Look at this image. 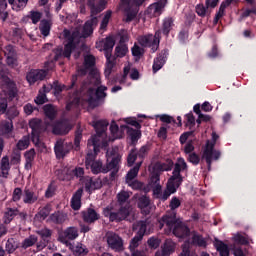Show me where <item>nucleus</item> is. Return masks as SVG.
<instances>
[{
    "mask_svg": "<svg viewBox=\"0 0 256 256\" xmlns=\"http://www.w3.org/2000/svg\"><path fill=\"white\" fill-rule=\"evenodd\" d=\"M67 220V215H65L61 211H56L52 214H50L48 221L51 223H54V225H63L65 221Z\"/></svg>",
    "mask_w": 256,
    "mask_h": 256,
    "instance_id": "obj_32",
    "label": "nucleus"
},
{
    "mask_svg": "<svg viewBox=\"0 0 256 256\" xmlns=\"http://www.w3.org/2000/svg\"><path fill=\"white\" fill-rule=\"evenodd\" d=\"M119 163H121V157L119 155L112 157L111 161L104 166V173L119 169Z\"/></svg>",
    "mask_w": 256,
    "mask_h": 256,
    "instance_id": "obj_36",
    "label": "nucleus"
},
{
    "mask_svg": "<svg viewBox=\"0 0 256 256\" xmlns=\"http://www.w3.org/2000/svg\"><path fill=\"white\" fill-rule=\"evenodd\" d=\"M116 57L123 58L129 53V47L127 44H118L115 48Z\"/></svg>",
    "mask_w": 256,
    "mask_h": 256,
    "instance_id": "obj_58",
    "label": "nucleus"
},
{
    "mask_svg": "<svg viewBox=\"0 0 256 256\" xmlns=\"http://www.w3.org/2000/svg\"><path fill=\"white\" fill-rule=\"evenodd\" d=\"M17 215H19L18 209L8 208L3 217L4 225H9V223H11V221H13Z\"/></svg>",
    "mask_w": 256,
    "mask_h": 256,
    "instance_id": "obj_38",
    "label": "nucleus"
},
{
    "mask_svg": "<svg viewBox=\"0 0 256 256\" xmlns=\"http://www.w3.org/2000/svg\"><path fill=\"white\" fill-rule=\"evenodd\" d=\"M135 230L137 231L135 235L143 239V237H145V233H147V222L139 221L135 226H133V231Z\"/></svg>",
    "mask_w": 256,
    "mask_h": 256,
    "instance_id": "obj_39",
    "label": "nucleus"
},
{
    "mask_svg": "<svg viewBox=\"0 0 256 256\" xmlns=\"http://www.w3.org/2000/svg\"><path fill=\"white\" fill-rule=\"evenodd\" d=\"M99 24V19L96 16H93L91 19L87 20L83 26L82 35L87 38L90 35H93L95 27Z\"/></svg>",
    "mask_w": 256,
    "mask_h": 256,
    "instance_id": "obj_24",
    "label": "nucleus"
},
{
    "mask_svg": "<svg viewBox=\"0 0 256 256\" xmlns=\"http://www.w3.org/2000/svg\"><path fill=\"white\" fill-rule=\"evenodd\" d=\"M181 185H183V183L179 184V180H171V178H169L166 191L169 192L170 195H173V193H177V189H179Z\"/></svg>",
    "mask_w": 256,
    "mask_h": 256,
    "instance_id": "obj_51",
    "label": "nucleus"
},
{
    "mask_svg": "<svg viewBox=\"0 0 256 256\" xmlns=\"http://www.w3.org/2000/svg\"><path fill=\"white\" fill-rule=\"evenodd\" d=\"M8 3L12 6L13 11H23L29 0H8Z\"/></svg>",
    "mask_w": 256,
    "mask_h": 256,
    "instance_id": "obj_41",
    "label": "nucleus"
},
{
    "mask_svg": "<svg viewBox=\"0 0 256 256\" xmlns=\"http://www.w3.org/2000/svg\"><path fill=\"white\" fill-rule=\"evenodd\" d=\"M106 5H107V1L100 0L99 3L94 4L93 6H90L91 17L95 15H99V13H101V11L105 9Z\"/></svg>",
    "mask_w": 256,
    "mask_h": 256,
    "instance_id": "obj_43",
    "label": "nucleus"
},
{
    "mask_svg": "<svg viewBox=\"0 0 256 256\" xmlns=\"http://www.w3.org/2000/svg\"><path fill=\"white\" fill-rule=\"evenodd\" d=\"M88 153L85 160L86 169H91L93 175H99V173H107L105 172V166H103V162L100 160H95L101 148H99V142L93 138L87 142Z\"/></svg>",
    "mask_w": 256,
    "mask_h": 256,
    "instance_id": "obj_3",
    "label": "nucleus"
},
{
    "mask_svg": "<svg viewBox=\"0 0 256 256\" xmlns=\"http://www.w3.org/2000/svg\"><path fill=\"white\" fill-rule=\"evenodd\" d=\"M18 248L19 244L17 243V241H15L14 238H9L7 240L5 249L7 253H9V255H11V253H15V251H17Z\"/></svg>",
    "mask_w": 256,
    "mask_h": 256,
    "instance_id": "obj_52",
    "label": "nucleus"
},
{
    "mask_svg": "<svg viewBox=\"0 0 256 256\" xmlns=\"http://www.w3.org/2000/svg\"><path fill=\"white\" fill-rule=\"evenodd\" d=\"M35 149L31 148L24 154L25 157V169L29 171L33 167V161H35Z\"/></svg>",
    "mask_w": 256,
    "mask_h": 256,
    "instance_id": "obj_37",
    "label": "nucleus"
},
{
    "mask_svg": "<svg viewBox=\"0 0 256 256\" xmlns=\"http://www.w3.org/2000/svg\"><path fill=\"white\" fill-rule=\"evenodd\" d=\"M121 130L123 131V129H126V133L128 135V138L130 139L131 141V145H137V143L139 142V139H141V129H134V128H131L127 125H121L120 126Z\"/></svg>",
    "mask_w": 256,
    "mask_h": 256,
    "instance_id": "obj_23",
    "label": "nucleus"
},
{
    "mask_svg": "<svg viewBox=\"0 0 256 256\" xmlns=\"http://www.w3.org/2000/svg\"><path fill=\"white\" fill-rule=\"evenodd\" d=\"M9 171H11V164L9 163V156H4L0 162V173L4 179L9 176Z\"/></svg>",
    "mask_w": 256,
    "mask_h": 256,
    "instance_id": "obj_34",
    "label": "nucleus"
},
{
    "mask_svg": "<svg viewBox=\"0 0 256 256\" xmlns=\"http://www.w3.org/2000/svg\"><path fill=\"white\" fill-rule=\"evenodd\" d=\"M43 110L44 114L48 119H50V121L55 120V118L57 117V110H55V106H53V104L44 105Z\"/></svg>",
    "mask_w": 256,
    "mask_h": 256,
    "instance_id": "obj_42",
    "label": "nucleus"
},
{
    "mask_svg": "<svg viewBox=\"0 0 256 256\" xmlns=\"http://www.w3.org/2000/svg\"><path fill=\"white\" fill-rule=\"evenodd\" d=\"M81 197H83V188H79L71 198L73 211H79V209H81Z\"/></svg>",
    "mask_w": 256,
    "mask_h": 256,
    "instance_id": "obj_31",
    "label": "nucleus"
},
{
    "mask_svg": "<svg viewBox=\"0 0 256 256\" xmlns=\"http://www.w3.org/2000/svg\"><path fill=\"white\" fill-rule=\"evenodd\" d=\"M72 127L69 121L66 119L59 120L52 126L53 135H67L71 131Z\"/></svg>",
    "mask_w": 256,
    "mask_h": 256,
    "instance_id": "obj_19",
    "label": "nucleus"
},
{
    "mask_svg": "<svg viewBox=\"0 0 256 256\" xmlns=\"http://www.w3.org/2000/svg\"><path fill=\"white\" fill-rule=\"evenodd\" d=\"M217 139H219V135L213 132L212 139L206 141V145L202 152L201 161L206 162L208 171H211V165L213 164V161H219V159H221V151L215 150Z\"/></svg>",
    "mask_w": 256,
    "mask_h": 256,
    "instance_id": "obj_5",
    "label": "nucleus"
},
{
    "mask_svg": "<svg viewBox=\"0 0 256 256\" xmlns=\"http://www.w3.org/2000/svg\"><path fill=\"white\" fill-rule=\"evenodd\" d=\"M144 3L145 0H120V5H129L130 7H134V9L138 10Z\"/></svg>",
    "mask_w": 256,
    "mask_h": 256,
    "instance_id": "obj_57",
    "label": "nucleus"
},
{
    "mask_svg": "<svg viewBox=\"0 0 256 256\" xmlns=\"http://www.w3.org/2000/svg\"><path fill=\"white\" fill-rule=\"evenodd\" d=\"M106 241L109 249H112V251H115V253L125 251V247L123 246V238H121V236H119L117 233L107 232Z\"/></svg>",
    "mask_w": 256,
    "mask_h": 256,
    "instance_id": "obj_8",
    "label": "nucleus"
},
{
    "mask_svg": "<svg viewBox=\"0 0 256 256\" xmlns=\"http://www.w3.org/2000/svg\"><path fill=\"white\" fill-rule=\"evenodd\" d=\"M149 151H151V146L149 145H143L137 152L136 155H138V159H140L139 163L143 164V161H145V158L149 155Z\"/></svg>",
    "mask_w": 256,
    "mask_h": 256,
    "instance_id": "obj_49",
    "label": "nucleus"
},
{
    "mask_svg": "<svg viewBox=\"0 0 256 256\" xmlns=\"http://www.w3.org/2000/svg\"><path fill=\"white\" fill-rule=\"evenodd\" d=\"M89 78H90V85H94V87H100L101 86V76L97 74V70L92 69L89 71Z\"/></svg>",
    "mask_w": 256,
    "mask_h": 256,
    "instance_id": "obj_46",
    "label": "nucleus"
},
{
    "mask_svg": "<svg viewBox=\"0 0 256 256\" xmlns=\"http://www.w3.org/2000/svg\"><path fill=\"white\" fill-rule=\"evenodd\" d=\"M29 145H31V136L26 135L17 142L16 147L17 149H19V151H25V149H27Z\"/></svg>",
    "mask_w": 256,
    "mask_h": 256,
    "instance_id": "obj_48",
    "label": "nucleus"
},
{
    "mask_svg": "<svg viewBox=\"0 0 256 256\" xmlns=\"http://www.w3.org/2000/svg\"><path fill=\"white\" fill-rule=\"evenodd\" d=\"M132 56L135 57V61H140L143 55H145V48L143 46H139V44L134 43L131 48Z\"/></svg>",
    "mask_w": 256,
    "mask_h": 256,
    "instance_id": "obj_40",
    "label": "nucleus"
},
{
    "mask_svg": "<svg viewBox=\"0 0 256 256\" xmlns=\"http://www.w3.org/2000/svg\"><path fill=\"white\" fill-rule=\"evenodd\" d=\"M85 191L87 193H93V191H97L103 187V181L101 178H88L85 181Z\"/></svg>",
    "mask_w": 256,
    "mask_h": 256,
    "instance_id": "obj_25",
    "label": "nucleus"
},
{
    "mask_svg": "<svg viewBox=\"0 0 256 256\" xmlns=\"http://www.w3.org/2000/svg\"><path fill=\"white\" fill-rule=\"evenodd\" d=\"M63 35L67 43L64 45V50L62 47H57L53 49V61H59L61 57L71 59V54L73 53V51H75V49H77V43H75V39H77V33H71V31H69L68 29H64Z\"/></svg>",
    "mask_w": 256,
    "mask_h": 256,
    "instance_id": "obj_4",
    "label": "nucleus"
},
{
    "mask_svg": "<svg viewBox=\"0 0 256 256\" xmlns=\"http://www.w3.org/2000/svg\"><path fill=\"white\" fill-rule=\"evenodd\" d=\"M39 200V195L31 188H25L23 191V203L25 205H33Z\"/></svg>",
    "mask_w": 256,
    "mask_h": 256,
    "instance_id": "obj_26",
    "label": "nucleus"
},
{
    "mask_svg": "<svg viewBox=\"0 0 256 256\" xmlns=\"http://www.w3.org/2000/svg\"><path fill=\"white\" fill-rule=\"evenodd\" d=\"M7 9V0H0V19L3 23L9 18V12L5 11Z\"/></svg>",
    "mask_w": 256,
    "mask_h": 256,
    "instance_id": "obj_54",
    "label": "nucleus"
},
{
    "mask_svg": "<svg viewBox=\"0 0 256 256\" xmlns=\"http://www.w3.org/2000/svg\"><path fill=\"white\" fill-rule=\"evenodd\" d=\"M40 32L44 37H49V33H51V22H49V20L41 21Z\"/></svg>",
    "mask_w": 256,
    "mask_h": 256,
    "instance_id": "obj_53",
    "label": "nucleus"
},
{
    "mask_svg": "<svg viewBox=\"0 0 256 256\" xmlns=\"http://www.w3.org/2000/svg\"><path fill=\"white\" fill-rule=\"evenodd\" d=\"M137 205H138V209H147V207H149V205H151V199H149L148 196H141L138 198V202H137Z\"/></svg>",
    "mask_w": 256,
    "mask_h": 256,
    "instance_id": "obj_60",
    "label": "nucleus"
},
{
    "mask_svg": "<svg viewBox=\"0 0 256 256\" xmlns=\"http://www.w3.org/2000/svg\"><path fill=\"white\" fill-rule=\"evenodd\" d=\"M7 115L10 117V120L1 123L0 133L6 137H11L13 135V120L11 119H15L19 115V111H17V108H11L7 111Z\"/></svg>",
    "mask_w": 256,
    "mask_h": 256,
    "instance_id": "obj_10",
    "label": "nucleus"
},
{
    "mask_svg": "<svg viewBox=\"0 0 256 256\" xmlns=\"http://www.w3.org/2000/svg\"><path fill=\"white\" fill-rule=\"evenodd\" d=\"M173 27H175V19L173 17H166L162 21V29L160 31L165 37H169Z\"/></svg>",
    "mask_w": 256,
    "mask_h": 256,
    "instance_id": "obj_30",
    "label": "nucleus"
},
{
    "mask_svg": "<svg viewBox=\"0 0 256 256\" xmlns=\"http://www.w3.org/2000/svg\"><path fill=\"white\" fill-rule=\"evenodd\" d=\"M173 167L174 169L170 181H178L179 185L180 183H183V175H181V172L187 171L188 169L187 162H185L184 158L179 157Z\"/></svg>",
    "mask_w": 256,
    "mask_h": 256,
    "instance_id": "obj_14",
    "label": "nucleus"
},
{
    "mask_svg": "<svg viewBox=\"0 0 256 256\" xmlns=\"http://www.w3.org/2000/svg\"><path fill=\"white\" fill-rule=\"evenodd\" d=\"M174 162L172 159H166L165 162H156L153 166V170L157 173H163V171H171L173 169Z\"/></svg>",
    "mask_w": 256,
    "mask_h": 256,
    "instance_id": "obj_29",
    "label": "nucleus"
},
{
    "mask_svg": "<svg viewBox=\"0 0 256 256\" xmlns=\"http://www.w3.org/2000/svg\"><path fill=\"white\" fill-rule=\"evenodd\" d=\"M216 251L219 252L220 256H229V246L221 240H217L214 244Z\"/></svg>",
    "mask_w": 256,
    "mask_h": 256,
    "instance_id": "obj_45",
    "label": "nucleus"
},
{
    "mask_svg": "<svg viewBox=\"0 0 256 256\" xmlns=\"http://www.w3.org/2000/svg\"><path fill=\"white\" fill-rule=\"evenodd\" d=\"M47 77V71L32 69L26 74V81L29 85H35L37 81H43Z\"/></svg>",
    "mask_w": 256,
    "mask_h": 256,
    "instance_id": "obj_21",
    "label": "nucleus"
},
{
    "mask_svg": "<svg viewBox=\"0 0 256 256\" xmlns=\"http://www.w3.org/2000/svg\"><path fill=\"white\" fill-rule=\"evenodd\" d=\"M162 250L165 251L168 256H171V253H175V242L171 239H166Z\"/></svg>",
    "mask_w": 256,
    "mask_h": 256,
    "instance_id": "obj_56",
    "label": "nucleus"
},
{
    "mask_svg": "<svg viewBox=\"0 0 256 256\" xmlns=\"http://www.w3.org/2000/svg\"><path fill=\"white\" fill-rule=\"evenodd\" d=\"M77 237H79V229L75 226H70L59 234L58 241L69 247L71 241H75Z\"/></svg>",
    "mask_w": 256,
    "mask_h": 256,
    "instance_id": "obj_12",
    "label": "nucleus"
},
{
    "mask_svg": "<svg viewBox=\"0 0 256 256\" xmlns=\"http://www.w3.org/2000/svg\"><path fill=\"white\" fill-rule=\"evenodd\" d=\"M81 103V99L79 98V90H75L73 93V98L67 103L66 111H71L73 105L77 107Z\"/></svg>",
    "mask_w": 256,
    "mask_h": 256,
    "instance_id": "obj_50",
    "label": "nucleus"
},
{
    "mask_svg": "<svg viewBox=\"0 0 256 256\" xmlns=\"http://www.w3.org/2000/svg\"><path fill=\"white\" fill-rule=\"evenodd\" d=\"M51 88L54 91L55 97H59V95H61L63 91H71V89H76L77 91V75L72 76L70 85L61 84L59 83V81L56 80L51 85Z\"/></svg>",
    "mask_w": 256,
    "mask_h": 256,
    "instance_id": "obj_15",
    "label": "nucleus"
},
{
    "mask_svg": "<svg viewBox=\"0 0 256 256\" xmlns=\"http://www.w3.org/2000/svg\"><path fill=\"white\" fill-rule=\"evenodd\" d=\"M191 243L195 247H201L202 249H207V240L203 238V235L197 232H194V234L192 235Z\"/></svg>",
    "mask_w": 256,
    "mask_h": 256,
    "instance_id": "obj_35",
    "label": "nucleus"
},
{
    "mask_svg": "<svg viewBox=\"0 0 256 256\" xmlns=\"http://www.w3.org/2000/svg\"><path fill=\"white\" fill-rule=\"evenodd\" d=\"M52 206L51 204H46L44 207H40L38 209V212L35 214L34 219L36 221H39L40 223L45 221V219H47V217H50L49 215L51 214L52 211Z\"/></svg>",
    "mask_w": 256,
    "mask_h": 256,
    "instance_id": "obj_28",
    "label": "nucleus"
},
{
    "mask_svg": "<svg viewBox=\"0 0 256 256\" xmlns=\"http://www.w3.org/2000/svg\"><path fill=\"white\" fill-rule=\"evenodd\" d=\"M150 187H156L157 185H161V173L157 172L152 168V173L149 179Z\"/></svg>",
    "mask_w": 256,
    "mask_h": 256,
    "instance_id": "obj_47",
    "label": "nucleus"
},
{
    "mask_svg": "<svg viewBox=\"0 0 256 256\" xmlns=\"http://www.w3.org/2000/svg\"><path fill=\"white\" fill-rule=\"evenodd\" d=\"M29 127L32 129L31 141L34 145H39L41 133H43V120L33 118L29 121Z\"/></svg>",
    "mask_w": 256,
    "mask_h": 256,
    "instance_id": "obj_11",
    "label": "nucleus"
},
{
    "mask_svg": "<svg viewBox=\"0 0 256 256\" xmlns=\"http://www.w3.org/2000/svg\"><path fill=\"white\" fill-rule=\"evenodd\" d=\"M85 169L76 167L75 169H67L58 174L59 181H73V179H83Z\"/></svg>",
    "mask_w": 256,
    "mask_h": 256,
    "instance_id": "obj_13",
    "label": "nucleus"
},
{
    "mask_svg": "<svg viewBox=\"0 0 256 256\" xmlns=\"http://www.w3.org/2000/svg\"><path fill=\"white\" fill-rule=\"evenodd\" d=\"M38 238L35 235H30L28 238L24 239L22 242L23 249H29V247H33L35 243H37Z\"/></svg>",
    "mask_w": 256,
    "mask_h": 256,
    "instance_id": "obj_62",
    "label": "nucleus"
},
{
    "mask_svg": "<svg viewBox=\"0 0 256 256\" xmlns=\"http://www.w3.org/2000/svg\"><path fill=\"white\" fill-rule=\"evenodd\" d=\"M3 55L6 57V64L8 67H15L17 65V51L11 44L2 48Z\"/></svg>",
    "mask_w": 256,
    "mask_h": 256,
    "instance_id": "obj_18",
    "label": "nucleus"
},
{
    "mask_svg": "<svg viewBox=\"0 0 256 256\" xmlns=\"http://www.w3.org/2000/svg\"><path fill=\"white\" fill-rule=\"evenodd\" d=\"M114 47H115V39H113V37L111 36L106 37L103 45V51H113Z\"/></svg>",
    "mask_w": 256,
    "mask_h": 256,
    "instance_id": "obj_64",
    "label": "nucleus"
},
{
    "mask_svg": "<svg viewBox=\"0 0 256 256\" xmlns=\"http://www.w3.org/2000/svg\"><path fill=\"white\" fill-rule=\"evenodd\" d=\"M137 157H139L137 155V148H133L132 150H130L127 157L128 167H133V165H135V161H137Z\"/></svg>",
    "mask_w": 256,
    "mask_h": 256,
    "instance_id": "obj_63",
    "label": "nucleus"
},
{
    "mask_svg": "<svg viewBox=\"0 0 256 256\" xmlns=\"http://www.w3.org/2000/svg\"><path fill=\"white\" fill-rule=\"evenodd\" d=\"M0 89H2L4 95H6L10 101H13V99L19 95L17 83L5 73H0Z\"/></svg>",
    "mask_w": 256,
    "mask_h": 256,
    "instance_id": "obj_6",
    "label": "nucleus"
},
{
    "mask_svg": "<svg viewBox=\"0 0 256 256\" xmlns=\"http://www.w3.org/2000/svg\"><path fill=\"white\" fill-rule=\"evenodd\" d=\"M81 139H83V130H81L80 127H77L74 136L75 151H79L81 147Z\"/></svg>",
    "mask_w": 256,
    "mask_h": 256,
    "instance_id": "obj_55",
    "label": "nucleus"
},
{
    "mask_svg": "<svg viewBox=\"0 0 256 256\" xmlns=\"http://www.w3.org/2000/svg\"><path fill=\"white\" fill-rule=\"evenodd\" d=\"M81 217L84 223H87L88 225H93V223L101 219V215H99V213H97V211L93 208H87L86 210L82 211Z\"/></svg>",
    "mask_w": 256,
    "mask_h": 256,
    "instance_id": "obj_22",
    "label": "nucleus"
},
{
    "mask_svg": "<svg viewBox=\"0 0 256 256\" xmlns=\"http://www.w3.org/2000/svg\"><path fill=\"white\" fill-rule=\"evenodd\" d=\"M142 162H138L135 164L133 168H131L126 175V182L133 181L137 175H139V169H141Z\"/></svg>",
    "mask_w": 256,
    "mask_h": 256,
    "instance_id": "obj_44",
    "label": "nucleus"
},
{
    "mask_svg": "<svg viewBox=\"0 0 256 256\" xmlns=\"http://www.w3.org/2000/svg\"><path fill=\"white\" fill-rule=\"evenodd\" d=\"M107 86L100 85L95 89V97L89 96L87 99L88 105L95 109V107H99L101 103H105V99L107 98Z\"/></svg>",
    "mask_w": 256,
    "mask_h": 256,
    "instance_id": "obj_9",
    "label": "nucleus"
},
{
    "mask_svg": "<svg viewBox=\"0 0 256 256\" xmlns=\"http://www.w3.org/2000/svg\"><path fill=\"white\" fill-rule=\"evenodd\" d=\"M71 149H73V143H65V141L63 140H58L55 143L54 146V153L57 157V159H63V157H65V155H67Z\"/></svg>",
    "mask_w": 256,
    "mask_h": 256,
    "instance_id": "obj_17",
    "label": "nucleus"
},
{
    "mask_svg": "<svg viewBox=\"0 0 256 256\" xmlns=\"http://www.w3.org/2000/svg\"><path fill=\"white\" fill-rule=\"evenodd\" d=\"M107 121L100 120L95 122L94 129L96 131V135H92L91 138L88 139V141H93L95 139L98 142V148H101V145H103V141H101V137L105 135V132L107 131Z\"/></svg>",
    "mask_w": 256,
    "mask_h": 256,
    "instance_id": "obj_16",
    "label": "nucleus"
},
{
    "mask_svg": "<svg viewBox=\"0 0 256 256\" xmlns=\"http://www.w3.org/2000/svg\"><path fill=\"white\" fill-rule=\"evenodd\" d=\"M123 7H126L124 9V13H125V19L124 21L126 23H131V21H133L135 19V17H137V14L139 13V9L134 8L133 6H129V5H122Z\"/></svg>",
    "mask_w": 256,
    "mask_h": 256,
    "instance_id": "obj_33",
    "label": "nucleus"
},
{
    "mask_svg": "<svg viewBox=\"0 0 256 256\" xmlns=\"http://www.w3.org/2000/svg\"><path fill=\"white\" fill-rule=\"evenodd\" d=\"M165 225L167 229L172 231L173 235L179 239H187V237L191 235V229H189L185 223L177 220L175 214H166L158 221L159 229H163Z\"/></svg>",
    "mask_w": 256,
    "mask_h": 256,
    "instance_id": "obj_2",
    "label": "nucleus"
},
{
    "mask_svg": "<svg viewBox=\"0 0 256 256\" xmlns=\"http://www.w3.org/2000/svg\"><path fill=\"white\" fill-rule=\"evenodd\" d=\"M110 132L115 139H121V137H123V132L119 130V125H117V122L115 121L111 122Z\"/></svg>",
    "mask_w": 256,
    "mask_h": 256,
    "instance_id": "obj_59",
    "label": "nucleus"
},
{
    "mask_svg": "<svg viewBox=\"0 0 256 256\" xmlns=\"http://www.w3.org/2000/svg\"><path fill=\"white\" fill-rule=\"evenodd\" d=\"M168 57H169V49L165 48L161 50L158 56L154 59L153 66H152L153 73H157V71H160V69H163V65L167 63Z\"/></svg>",
    "mask_w": 256,
    "mask_h": 256,
    "instance_id": "obj_20",
    "label": "nucleus"
},
{
    "mask_svg": "<svg viewBox=\"0 0 256 256\" xmlns=\"http://www.w3.org/2000/svg\"><path fill=\"white\" fill-rule=\"evenodd\" d=\"M129 197V192L121 191L117 194L118 203L120 205L118 211H113V207L103 209V215L109 219L110 223H121V221H125V219L131 215V204L127 203Z\"/></svg>",
    "mask_w": 256,
    "mask_h": 256,
    "instance_id": "obj_1",
    "label": "nucleus"
},
{
    "mask_svg": "<svg viewBox=\"0 0 256 256\" xmlns=\"http://www.w3.org/2000/svg\"><path fill=\"white\" fill-rule=\"evenodd\" d=\"M231 3H239V0H225L221 3L218 12L216 13L213 25H217L219 23V19L225 17V9L231 5Z\"/></svg>",
    "mask_w": 256,
    "mask_h": 256,
    "instance_id": "obj_27",
    "label": "nucleus"
},
{
    "mask_svg": "<svg viewBox=\"0 0 256 256\" xmlns=\"http://www.w3.org/2000/svg\"><path fill=\"white\" fill-rule=\"evenodd\" d=\"M138 43L141 47L151 49L152 53L157 52L161 43V29L157 30L155 34H145L138 37Z\"/></svg>",
    "mask_w": 256,
    "mask_h": 256,
    "instance_id": "obj_7",
    "label": "nucleus"
},
{
    "mask_svg": "<svg viewBox=\"0 0 256 256\" xmlns=\"http://www.w3.org/2000/svg\"><path fill=\"white\" fill-rule=\"evenodd\" d=\"M95 63V56L89 54L84 57V67H86V69H90V71L93 70V67H95Z\"/></svg>",
    "mask_w": 256,
    "mask_h": 256,
    "instance_id": "obj_61",
    "label": "nucleus"
}]
</instances>
